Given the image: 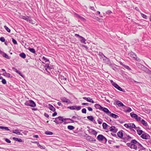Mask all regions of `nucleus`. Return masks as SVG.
I'll return each mask as SVG.
<instances>
[{
	"mask_svg": "<svg viewBox=\"0 0 151 151\" xmlns=\"http://www.w3.org/2000/svg\"><path fill=\"white\" fill-rule=\"evenodd\" d=\"M70 120L71 121L72 123L77 122V121H74L73 120L70 119V118H63V117L59 116L58 117L55 119L54 122H55L56 124H62L63 122L67 120Z\"/></svg>",
	"mask_w": 151,
	"mask_h": 151,
	"instance_id": "nucleus-1",
	"label": "nucleus"
},
{
	"mask_svg": "<svg viewBox=\"0 0 151 151\" xmlns=\"http://www.w3.org/2000/svg\"><path fill=\"white\" fill-rule=\"evenodd\" d=\"M104 62L108 64L110 67L111 68L113 69L114 70L116 67H115L114 65L111 63L109 59L105 56L102 58Z\"/></svg>",
	"mask_w": 151,
	"mask_h": 151,
	"instance_id": "nucleus-2",
	"label": "nucleus"
},
{
	"mask_svg": "<svg viewBox=\"0 0 151 151\" xmlns=\"http://www.w3.org/2000/svg\"><path fill=\"white\" fill-rule=\"evenodd\" d=\"M131 143H132L137 144V145L138 146V148L139 149V151L142 150H145L146 148L144 147L142 145L138 142L137 140L135 139H132L131 141Z\"/></svg>",
	"mask_w": 151,
	"mask_h": 151,
	"instance_id": "nucleus-3",
	"label": "nucleus"
},
{
	"mask_svg": "<svg viewBox=\"0 0 151 151\" xmlns=\"http://www.w3.org/2000/svg\"><path fill=\"white\" fill-rule=\"evenodd\" d=\"M97 139L100 142H102L104 144H106L107 139L103 135L99 134L97 137Z\"/></svg>",
	"mask_w": 151,
	"mask_h": 151,
	"instance_id": "nucleus-4",
	"label": "nucleus"
},
{
	"mask_svg": "<svg viewBox=\"0 0 151 151\" xmlns=\"http://www.w3.org/2000/svg\"><path fill=\"white\" fill-rule=\"evenodd\" d=\"M24 104L27 106H30L32 107H34L36 106L35 103L32 100H29L26 101Z\"/></svg>",
	"mask_w": 151,
	"mask_h": 151,
	"instance_id": "nucleus-5",
	"label": "nucleus"
},
{
	"mask_svg": "<svg viewBox=\"0 0 151 151\" xmlns=\"http://www.w3.org/2000/svg\"><path fill=\"white\" fill-rule=\"evenodd\" d=\"M111 82L112 85L118 90L122 92H124V90H123L116 83L114 82L112 80L111 81Z\"/></svg>",
	"mask_w": 151,
	"mask_h": 151,
	"instance_id": "nucleus-6",
	"label": "nucleus"
},
{
	"mask_svg": "<svg viewBox=\"0 0 151 151\" xmlns=\"http://www.w3.org/2000/svg\"><path fill=\"white\" fill-rule=\"evenodd\" d=\"M141 137L143 139H150V137L148 134L145 132L141 135Z\"/></svg>",
	"mask_w": 151,
	"mask_h": 151,
	"instance_id": "nucleus-7",
	"label": "nucleus"
},
{
	"mask_svg": "<svg viewBox=\"0 0 151 151\" xmlns=\"http://www.w3.org/2000/svg\"><path fill=\"white\" fill-rule=\"evenodd\" d=\"M21 18L29 22V23H32V20L30 17L24 16H21Z\"/></svg>",
	"mask_w": 151,
	"mask_h": 151,
	"instance_id": "nucleus-8",
	"label": "nucleus"
},
{
	"mask_svg": "<svg viewBox=\"0 0 151 151\" xmlns=\"http://www.w3.org/2000/svg\"><path fill=\"white\" fill-rule=\"evenodd\" d=\"M61 101L63 102L66 103L68 104H72V102L69 99L65 97H62L60 98Z\"/></svg>",
	"mask_w": 151,
	"mask_h": 151,
	"instance_id": "nucleus-9",
	"label": "nucleus"
},
{
	"mask_svg": "<svg viewBox=\"0 0 151 151\" xmlns=\"http://www.w3.org/2000/svg\"><path fill=\"white\" fill-rule=\"evenodd\" d=\"M130 56L135 59L137 61H138L139 59H137V55L134 53L132 52L129 53L128 54Z\"/></svg>",
	"mask_w": 151,
	"mask_h": 151,
	"instance_id": "nucleus-10",
	"label": "nucleus"
},
{
	"mask_svg": "<svg viewBox=\"0 0 151 151\" xmlns=\"http://www.w3.org/2000/svg\"><path fill=\"white\" fill-rule=\"evenodd\" d=\"M0 54L2 55L4 58L7 59H10V58L7 55L6 53H4V52L2 51L0 49Z\"/></svg>",
	"mask_w": 151,
	"mask_h": 151,
	"instance_id": "nucleus-11",
	"label": "nucleus"
},
{
	"mask_svg": "<svg viewBox=\"0 0 151 151\" xmlns=\"http://www.w3.org/2000/svg\"><path fill=\"white\" fill-rule=\"evenodd\" d=\"M110 131L114 133H116L118 131V129L116 128L114 126H111L109 128Z\"/></svg>",
	"mask_w": 151,
	"mask_h": 151,
	"instance_id": "nucleus-12",
	"label": "nucleus"
},
{
	"mask_svg": "<svg viewBox=\"0 0 151 151\" xmlns=\"http://www.w3.org/2000/svg\"><path fill=\"white\" fill-rule=\"evenodd\" d=\"M22 130L20 129H16L12 131L11 130L10 131V132L18 135H20L21 134L20 133V132Z\"/></svg>",
	"mask_w": 151,
	"mask_h": 151,
	"instance_id": "nucleus-13",
	"label": "nucleus"
},
{
	"mask_svg": "<svg viewBox=\"0 0 151 151\" xmlns=\"http://www.w3.org/2000/svg\"><path fill=\"white\" fill-rule=\"evenodd\" d=\"M86 139L90 142H94L96 141V139L93 137L88 135L86 137Z\"/></svg>",
	"mask_w": 151,
	"mask_h": 151,
	"instance_id": "nucleus-14",
	"label": "nucleus"
},
{
	"mask_svg": "<svg viewBox=\"0 0 151 151\" xmlns=\"http://www.w3.org/2000/svg\"><path fill=\"white\" fill-rule=\"evenodd\" d=\"M83 99L86 100L88 102L92 103H94V101L92 100V99H91L90 97L87 98L85 97H84L83 98Z\"/></svg>",
	"mask_w": 151,
	"mask_h": 151,
	"instance_id": "nucleus-15",
	"label": "nucleus"
},
{
	"mask_svg": "<svg viewBox=\"0 0 151 151\" xmlns=\"http://www.w3.org/2000/svg\"><path fill=\"white\" fill-rule=\"evenodd\" d=\"M141 122L144 126H145L147 128H149V126L147 122L144 119H142L141 120Z\"/></svg>",
	"mask_w": 151,
	"mask_h": 151,
	"instance_id": "nucleus-16",
	"label": "nucleus"
},
{
	"mask_svg": "<svg viewBox=\"0 0 151 151\" xmlns=\"http://www.w3.org/2000/svg\"><path fill=\"white\" fill-rule=\"evenodd\" d=\"M101 110L105 112L106 114H108V115L109 113H111V112L106 108L103 107L102 108Z\"/></svg>",
	"mask_w": 151,
	"mask_h": 151,
	"instance_id": "nucleus-17",
	"label": "nucleus"
},
{
	"mask_svg": "<svg viewBox=\"0 0 151 151\" xmlns=\"http://www.w3.org/2000/svg\"><path fill=\"white\" fill-rule=\"evenodd\" d=\"M12 69L14 70L15 72H16L17 73L19 74L22 77H24V76L21 73V72L19 71L16 68H13Z\"/></svg>",
	"mask_w": 151,
	"mask_h": 151,
	"instance_id": "nucleus-18",
	"label": "nucleus"
},
{
	"mask_svg": "<svg viewBox=\"0 0 151 151\" xmlns=\"http://www.w3.org/2000/svg\"><path fill=\"white\" fill-rule=\"evenodd\" d=\"M109 115L110 116L115 119H117L119 117V116L118 115L114 114L112 113L111 112V113H109Z\"/></svg>",
	"mask_w": 151,
	"mask_h": 151,
	"instance_id": "nucleus-19",
	"label": "nucleus"
},
{
	"mask_svg": "<svg viewBox=\"0 0 151 151\" xmlns=\"http://www.w3.org/2000/svg\"><path fill=\"white\" fill-rule=\"evenodd\" d=\"M120 64L122 65L125 68L129 70H131V69L129 68V67L123 64V63L122 62H119Z\"/></svg>",
	"mask_w": 151,
	"mask_h": 151,
	"instance_id": "nucleus-20",
	"label": "nucleus"
},
{
	"mask_svg": "<svg viewBox=\"0 0 151 151\" xmlns=\"http://www.w3.org/2000/svg\"><path fill=\"white\" fill-rule=\"evenodd\" d=\"M122 130L119 132L117 133V136L120 138H122L123 137V134Z\"/></svg>",
	"mask_w": 151,
	"mask_h": 151,
	"instance_id": "nucleus-21",
	"label": "nucleus"
},
{
	"mask_svg": "<svg viewBox=\"0 0 151 151\" xmlns=\"http://www.w3.org/2000/svg\"><path fill=\"white\" fill-rule=\"evenodd\" d=\"M130 148L137 150V144L132 143Z\"/></svg>",
	"mask_w": 151,
	"mask_h": 151,
	"instance_id": "nucleus-22",
	"label": "nucleus"
},
{
	"mask_svg": "<svg viewBox=\"0 0 151 151\" xmlns=\"http://www.w3.org/2000/svg\"><path fill=\"white\" fill-rule=\"evenodd\" d=\"M116 104L118 105L119 106H125V105L120 101H117L116 102Z\"/></svg>",
	"mask_w": 151,
	"mask_h": 151,
	"instance_id": "nucleus-23",
	"label": "nucleus"
},
{
	"mask_svg": "<svg viewBox=\"0 0 151 151\" xmlns=\"http://www.w3.org/2000/svg\"><path fill=\"white\" fill-rule=\"evenodd\" d=\"M89 133H91L96 136L97 132L95 130L93 129H90V131H88Z\"/></svg>",
	"mask_w": 151,
	"mask_h": 151,
	"instance_id": "nucleus-24",
	"label": "nucleus"
},
{
	"mask_svg": "<svg viewBox=\"0 0 151 151\" xmlns=\"http://www.w3.org/2000/svg\"><path fill=\"white\" fill-rule=\"evenodd\" d=\"M135 128H136V127L134 123H129V129H131Z\"/></svg>",
	"mask_w": 151,
	"mask_h": 151,
	"instance_id": "nucleus-25",
	"label": "nucleus"
},
{
	"mask_svg": "<svg viewBox=\"0 0 151 151\" xmlns=\"http://www.w3.org/2000/svg\"><path fill=\"white\" fill-rule=\"evenodd\" d=\"M94 107L97 109H99L100 110H101L103 107L101 106L100 104H96L94 105Z\"/></svg>",
	"mask_w": 151,
	"mask_h": 151,
	"instance_id": "nucleus-26",
	"label": "nucleus"
},
{
	"mask_svg": "<svg viewBox=\"0 0 151 151\" xmlns=\"http://www.w3.org/2000/svg\"><path fill=\"white\" fill-rule=\"evenodd\" d=\"M48 108L53 112L55 111V108L52 105L49 104L48 105Z\"/></svg>",
	"mask_w": 151,
	"mask_h": 151,
	"instance_id": "nucleus-27",
	"label": "nucleus"
},
{
	"mask_svg": "<svg viewBox=\"0 0 151 151\" xmlns=\"http://www.w3.org/2000/svg\"><path fill=\"white\" fill-rule=\"evenodd\" d=\"M137 132L138 134L140 135L143 134V133L145 132L143 131L142 130H140V129H136Z\"/></svg>",
	"mask_w": 151,
	"mask_h": 151,
	"instance_id": "nucleus-28",
	"label": "nucleus"
},
{
	"mask_svg": "<svg viewBox=\"0 0 151 151\" xmlns=\"http://www.w3.org/2000/svg\"><path fill=\"white\" fill-rule=\"evenodd\" d=\"M80 40L81 42L84 43L85 44H86V40L84 38L81 36L80 38Z\"/></svg>",
	"mask_w": 151,
	"mask_h": 151,
	"instance_id": "nucleus-29",
	"label": "nucleus"
},
{
	"mask_svg": "<svg viewBox=\"0 0 151 151\" xmlns=\"http://www.w3.org/2000/svg\"><path fill=\"white\" fill-rule=\"evenodd\" d=\"M99 55L101 59H102L105 56L103 53L101 52H99Z\"/></svg>",
	"mask_w": 151,
	"mask_h": 151,
	"instance_id": "nucleus-30",
	"label": "nucleus"
},
{
	"mask_svg": "<svg viewBox=\"0 0 151 151\" xmlns=\"http://www.w3.org/2000/svg\"><path fill=\"white\" fill-rule=\"evenodd\" d=\"M130 116L131 117L134 118L135 119H136V118L138 116L137 114H133L132 113H131L130 114Z\"/></svg>",
	"mask_w": 151,
	"mask_h": 151,
	"instance_id": "nucleus-31",
	"label": "nucleus"
},
{
	"mask_svg": "<svg viewBox=\"0 0 151 151\" xmlns=\"http://www.w3.org/2000/svg\"><path fill=\"white\" fill-rule=\"evenodd\" d=\"M0 128L2 129H5L7 131H11V130H10L7 127L0 126Z\"/></svg>",
	"mask_w": 151,
	"mask_h": 151,
	"instance_id": "nucleus-32",
	"label": "nucleus"
},
{
	"mask_svg": "<svg viewBox=\"0 0 151 151\" xmlns=\"http://www.w3.org/2000/svg\"><path fill=\"white\" fill-rule=\"evenodd\" d=\"M19 55L22 58L24 59L26 57V55L25 54L24 52H22L21 53H20L19 54Z\"/></svg>",
	"mask_w": 151,
	"mask_h": 151,
	"instance_id": "nucleus-33",
	"label": "nucleus"
},
{
	"mask_svg": "<svg viewBox=\"0 0 151 151\" xmlns=\"http://www.w3.org/2000/svg\"><path fill=\"white\" fill-rule=\"evenodd\" d=\"M74 110H76L77 111H79L81 109V106H74Z\"/></svg>",
	"mask_w": 151,
	"mask_h": 151,
	"instance_id": "nucleus-34",
	"label": "nucleus"
},
{
	"mask_svg": "<svg viewBox=\"0 0 151 151\" xmlns=\"http://www.w3.org/2000/svg\"><path fill=\"white\" fill-rule=\"evenodd\" d=\"M28 49L31 52L34 54H35L36 53V51L34 49L32 48H30L29 47L28 48Z\"/></svg>",
	"mask_w": 151,
	"mask_h": 151,
	"instance_id": "nucleus-35",
	"label": "nucleus"
},
{
	"mask_svg": "<svg viewBox=\"0 0 151 151\" xmlns=\"http://www.w3.org/2000/svg\"><path fill=\"white\" fill-rule=\"evenodd\" d=\"M108 126V125L105 123H103L102 126L104 129H107L106 128Z\"/></svg>",
	"mask_w": 151,
	"mask_h": 151,
	"instance_id": "nucleus-36",
	"label": "nucleus"
},
{
	"mask_svg": "<svg viewBox=\"0 0 151 151\" xmlns=\"http://www.w3.org/2000/svg\"><path fill=\"white\" fill-rule=\"evenodd\" d=\"M42 60L43 61H44L45 62H49V63H50L49 62V60L48 59L46 58L44 56H43L42 57Z\"/></svg>",
	"mask_w": 151,
	"mask_h": 151,
	"instance_id": "nucleus-37",
	"label": "nucleus"
},
{
	"mask_svg": "<svg viewBox=\"0 0 151 151\" xmlns=\"http://www.w3.org/2000/svg\"><path fill=\"white\" fill-rule=\"evenodd\" d=\"M87 118L89 120L92 121H93L94 118L92 116H87Z\"/></svg>",
	"mask_w": 151,
	"mask_h": 151,
	"instance_id": "nucleus-38",
	"label": "nucleus"
},
{
	"mask_svg": "<svg viewBox=\"0 0 151 151\" xmlns=\"http://www.w3.org/2000/svg\"><path fill=\"white\" fill-rule=\"evenodd\" d=\"M68 129L70 130H72L75 128V127L73 126L69 125L68 126Z\"/></svg>",
	"mask_w": 151,
	"mask_h": 151,
	"instance_id": "nucleus-39",
	"label": "nucleus"
},
{
	"mask_svg": "<svg viewBox=\"0 0 151 151\" xmlns=\"http://www.w3.org/2000/svg\"><path fill=\"white\" fill-rule=\"evenodd\" d=\"M141 119L142 118L141 117L138 116H137V117L135 119L137 122H141V120H142Z\"/></svg>",
	"mask_w": 151,
	"mask_h": 151,
	"instance_id": "nucleus-40",
	"label": "nucleus"
},
{
	"mask_svg": "<svg viewBox=\"0 0 151 151\" xmlns=\"http://www.w3.org/2000/svg\"><path fill=\"white\" fill-rule=\"evenodd\" d=\"M72 118L74 119H77L78 120H80V119L79 118V117L78 115H77L76 116H73Z\"/></svg>",
	"mask_w": 151,
	"mask_h": 151,
	"instance_id": "nucleus-41",
	"label": "nucleus"
},
{
	"mask_svg": "<svg viewBox=\"0 0 151 151\" xmlns=\"http://www.w3.org/2000/svg\"><path fill=\"white\" fill-rule=\"evenodd\" d=\"M97 121H98V123L99 124H101L102 123V122H103V120L99 118L97 120Z\"/></svg>",
	"mask_w": 151,
	"mask_h": 151,
	"instance_id": "nucleus-42",
	"label": "nucleus"
},
{
	"mask_svg": "<svg viewBox=\"0 0 151 151\" xmlns=\"http://www.w3.org/2000/svg\"><path fill=\"white\" fill-rule=\"evenodd\" d=\"M4 28L5 29L9 32H10L11 30L6 26H4Z\"/></svg>",
	"mask_w": 151,
	"mask_h": 151,
	"instance_id": "nucleus-43",
	"label": "nucleus"
},
{
	"mask_svg": "<svg viewBox=\"0 0 151 151\" xmlns=\"http://www.w3.org/2000/svg\"><path fill=\"white\" fill-rule=\"evenodd\" d=\"M45 133L47 135H52L53 134L52 132L48 131L45 132Z\"/></svg>",
	"mask_w": 151,
	"mask_h": 151,
	"instance_id": "nucleus-44",
	"label": "nucleus"
},
{
	"mask_svg": "<svg viewBox=\"0 0 151 151\" xmlns=\"http://www.w3.org/2000/svg\"><path fill=\"white\" fill-rule=\"evenodd\" d=\"M145 70L146 71H147V72L149 74H151V70H149L147 68L145 67Z\"/></svg>",
	"mask_w": 151,
	"mask_h": 151,
	"instance_id": "nucleus-45",
	"label": "nucleus"
},
{
	"mask_svg": "<svg viewBox=\"0 0 151 151\" xmlns=\"http://www.w3.org/2000/svg\"><path fill=\"white\" fill-rule=\"evenodd\" d=\"M127 108L126 111L127 112H129L132 111V109L130 107L127 106Z\"/></svg>",
	"mask_w": 151,
	"mask_h": 151,
	"instance_id": "nucleus-46",
	"label": "nucleus"
},
{
	"mask_svg": "<svg viewBox=\"0 0 151 151\" xmlns=\"http://www.w3.org/2000/svg\"><path fill=\"white\" fill-rule=\"evenodd\" d=\"M140 14H141V16H142V17H143V18L145 19H147V16L142 13H140Z\"/></svg>",
	"mask_w": 151,
	"mask_h": 151,
	"instance_id": "nucleus-47",
	"label": "nucleus"
},
{
	"mask_svg": "<svg viewBox=\"0 0 151 151\" xmlns=\"http://www.w3.org/2000/svg\"><path fill=\"white\" fill-rule=\"evenodd\" d=\"M82 113L86 114V109L85 108H83L81 110Z\"/></svg>",
	"mask_w": 151,
	"mask_h": 151,
	"instance_id": "nucleus-48",
	"label": "nucleus"
},
{
	"mask_svg": "<svg viewBox=\"0 0 151 151\" xmlns=\"http://www.w3.org/2000/svg\"><path fill=\"white\" fill-rule=\"evenodd\" d=\"M12 41L14 44L15 45H17V41L13 38H12Z\"/></svg>",
	"mask_w": 151,
	"mask_h": 151,
	"instance_id": "nucleus-49",
	"label": "nucleus"
},
{
	"mask_svg": "<svg viewBox=\"0 0 151 151\" xmlns=\"http://www.w3.org/2000/svg\"><path fill=\"white\" fill-rule=\"evenodd\" d=\"M60 78L61 79V80L66 81L67 78L66 77H64V76H61L60 77Z\"/></svg>",
	"mask_w": 151,
	"mask_h": 151,
	"instance_id": "nucleus-50",
	"label": "nucleus"
},
{
	"mask_svg": "<svg viewBox=\"0 0 151 151\" xmlns=\"http://www.w3.org/2000/svg\"><path fill=\"white\" fill-rule=\"evenodd\" d=\"M74 106H70L68 107L67 108L68 109H69L72 110H74Z\"/></svg>",
	"mask_w": 151,
	"mask_h": 151,
	"instance_id": "nucleus-51",
	"label": "nucleus"
},
{
	"mask_svg": "<svg viewBox=\"0 0 151 151\" xmlns=\"http://www.w3.org/2000/svg\"><path fill=\"white\" fill-rule=\"evenodd\" d=\"M126 138L129 141L132 138V137H130L128 135L127 136V137H126Z\"/></svg>",
	"mask_w": 151,
	"mask_h": 151,
	"instance_id": "nucleus-52",
	"label": "nucleus"
},
{
	"mask_svg": "<svg viewBox=\"0 0 151 151\" xmlns=\"http://www.w3.org/2000/svg\"><path fill=\"white\" fill-rule=\"evenodd\" d=\"M1 82L2 83L4 84H5L6 83V81L5 79H3L1 81Z\"/></svg>",
	"mask_w": 151,
	"mask_h": 151,
	"instance_id": "nucleus-53",
	"label": "nucleus"
},
{
	"mask_svg": "<svg viewBox=\"0 0 151 151\" xmlns=\"http://www.w3.org/2000/svg\"><path fill=\"white\" fill-rule=\"evenodd\" d=\"M0 40L1 42H5V39L4 38V37H1L0 38Z\"/></svg>",
	"mask_w": 151,
	"mask_h": 151,
	"instance_id": "nucleus-54",
	"label": "nucleus"
},
{
	"mask_svg": "<svg viewBox=\"0 0 151 151\" xmlns=\"http://www.w3.org/2000/svg\"><path fill=\"white\" fill-rule=\"evenodd\" d=\"M37 145L41 149H44L45 148L44 147L40 145L39 143H37Z\"/></svg>",
	"mask_w": 151,
	"mask_h": 151,
	"instance_id": "nucleus-55",
	"label": "nucleus"
},
{
	"mask_svg": "<svg viewBox=\"0 0 151 151\" xmlns=\"http://www.w3.org/2000/svg\"><path fill=\"white\" fill-rule=\"evenodd\" d=\"M4 139L5 141L8 143H10L11 142V141L7 138H5Z\"/></svg>",
	"mask_w": 151,
	"mask_h": 151,
	"instance_id": "nucleus-56",
	"label": "nucleus"
},
{
	"mask_svg": "<svg viewBox=\"0 0 151 151\" xmlns=\"http://www.w3.org/2000/svg\"><path fill=\"white\" fill-rule=\"evenodd\" d=\"M6 76L8 77V78L11 77V76L10 74L8 73H7L6 74Z\"/></svg>",
	"mask_w": 151,
	"mask_h": 151,
	"instance_id": "nucleus-57",
	"label": "nucleus"
},
{
	"mask_svg": "<svg viewBox=\"0 0 151 151\" xmlns=\"http://www.w3.org/2000/svg\"><path fill=\"white\" fill-rule=\"evenodd\" d=\"M132 144V143H131H131H127L126 144V145L128 147L130 148Z\"/></svg>",
	"mask_w": 151,
	"mask_h": 151,
	"instance_id": "nucleus-58",
	"label": "nucleus"
},
{
	"mask_svg": "<svg viewBox=\"0 0 151 151\" xmlns=\"http://www.w3.org/2000/svg\"><path fill=\"white\" fill-rule=\"evenodd\" d=\"M124 126L126 128L129 129V124H124Z\"/></svg>",
	"mask_w": 151,
	"mask_h": 151,
	"instance_id": "nucleus-59",
	"label": "nucleus"
},
{
	"mask_svg": "<svg viewBox=\"0 0 151 151\" xmlns=\"http://www.w3.org/2000/svg\"><path fill=\"white\" fill-rule=\"evenodd\" d=\"M90 111H93V109L92 108L88 107L87 108Z\"/></svg>",
	"mask_w": 151,
	"mask_h": 151,
	"instance_id": "nucleus-60",
	"label": "nucleus"
},
{
	"mask_svg": "<svg viewBox=\"0 0 151 151\" xmlns=\"http://www.w3.org/2000/svg\"><path fill=\"white\" fill-rule=\"evenodd\" d=\"M82 105H86L88 106L89 105V104L88 103H83L82 104Z\"/></svg>",
	"mask_w": 151,
	"mask_h": 151,
	"instance_id": "nucleus-61",
	"label": "nucleus"
},
{
	"mask_svg": "<svg viewBox=\"0 0 151 151\" xmlns=\"http://www.w3.org/2000/svg\"><path fill=\"white\" fill-rule=\"evenodd\" d=\"M106 13L107 14H111L112 13L111 12L110 10H108L106 12Z\"/></svg>",
	"mask_w": 151,
	"mask_h": 151,
	"instance_id": "nucleus-62",
	"label": "nucleus"
},
{
	"mask_svg": "<svg viewBox=\"0 0 151 151\" xmlns=\"http://www.w3.org/2000/svg\"><path fill=\"white\" fill-rule=\"evenodd\" d=\"M44 115L46 117L48 118L49 117V116L48 114L47 113H45L44 114Z\"/></svg>",
	"mask_w": 151,
	"mask_h": 151,
	"instance_id": "nucleus-63",
	"label": "nucleus"
},
{
	"mask_svg": "<svg viewBox=\"0 0 151 151\" xmlns=\"http://www.w3.org/2000/svg\"><path fill=\"white\" fill-rule=\"evenodd\" d=\"M17 141L18 142H23L22 140L21 139L19 138H18Z\"/></svg>",
	"mask_w": 151,
	"mask_h": 151,
	"instance_id": "nucleus-64",
	"label": "nucleus"
}]
</instances>
